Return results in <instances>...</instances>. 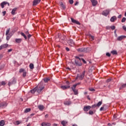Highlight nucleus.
<instances>
[{
	"mask_svg": "<svg viewBox=\"0 0 126 126\" xmlns=\"http://www.w3.org/2000/svg\"><path fill=\"white\" fill-rule=\"evenodd\" d=\"M45 88V86L43 84V82H41L40 83H39L37 87V90L36 91L38 94H40L41 92H42L44 89Z\"/></svg>",
	"mask_w": 126,
	"mask_h": 126,
	"instance_id": "f257e3e1",
	"label": "nucleus"
},
{
	"mask_svg": "<svg viewBox=\"0 0 126 126\" xmlns=\"http://www.w3.org/2000/svg\"><path fill=\"white\" fill-rule=\"evenodd\" d=\"M77 52L79 53H89L90 52V48L89 47H87V48H84V47H82L80 48L77 49Z\"/></svg>",
	"mask_w": 126,
	"mask_h": 126,
	"instance_id": "f03ea898",
	"label": "nucleus"
},
{
	"mask_svg": "<svg viewBox=\"0 0 126 126\" xmlns=\"http://www.w3.org/2000/svg\"><path fill=\"white\" fill-rule=\"evenodd\" d=\"M65 83L66 85L61 86V89L63 90H66V89H69V88H70V82H69L68 81H66Z\"/></svg>",
	"mask_w": 126,
	"mask_h": 126,
	"instance_id": "7ed1b4c3",
	"label": "nucleus"
},
{
	"mask_svg": "<svg viewBox=\"0 0 126 126\" xmlns=\"http://www.w3.org/2000/svg\"><path fill=\"white\" fill-rule=\"evenodd\" d=\"M59 38L60 40H61L62 43H63V44L66 43V39L65 35H61L60 36H59Z\"/></svg>",
	"mask_w": 126,
	"mask_h": 126,
	"instance_id": "20e7f679",
	"label": "nucleus"
},
{
	"mask_svg": "<svg viewBox=\"0 0 126 126\" xmlns=\"http://www.w3.org/2000/svg\"><path fill=\"white\" fill-rule=\"evenodd\" d=\"M85 72H86V71L85 70L83 71L80 75L79 74V80H83V79L84 78V76H85Z\"/></svg>",
	"mask_w": 126,
	"mask_h": 126,
	"instance_id": "39448f33",
	"label": "nucleus"
},
{
	"mask_svg": "<svg viewBox=\"0 0 126 126\" xmlns=\"http://www.w3.org/2000/svg\"><path fill=\"white\" fill-rule=\"evenodd\" d=\"M102 15L104 16H108L109 14H110V9L104 10L102 12Z\"/></svg>",
	"mask_w": 126,
	"mask_h": 126,
	"instance_id": "423d86ee",
	"label": "nucleus"
},
{
	"mask_svg": "<svg viewBox=\"0 0 126 126\" xmlns=\"http://www.w3.org/2000/svg\"><path fill=\"white\" fill-rule=\"evenodd\" d=\"M7 106V103L5 101L0 102V108H1V109H4V108H5V107Z\"/></svg>",
	"mask_w": 126,
	"mask_h": 126,
	"instance_id": "0eeeda50",
	"label": "nucleus"
},
{
	"mask_svg": "<svg viewBox=\"0 0 126 126\" xmlns=\"http://www.w3.org/2000/svg\"><path fill=\"white\" fill-rule=\"evenodd\" d=\"M75 63L76 66H82V63L81 60H75Z\"/></svg>",
	"mask_w": 126,
	"mask_h": 126,
	"instance_id": "6e6552de",
	"label": "nucleus"
},
{
	"mask_svg": "<svg viewBox=\"0 0 126 126\" xmlns=\"http://www.w3.org/2000/svg\"><path fill=\"white\" fill-rule=\"evenodd\" d=\"M102 105V101H99L97 104H94L91 106V108H93V109H95L96 107H100Z\"/></svg>",
	"mask_w": 126,
	"mask_h": 126,
	"instance_id": "1a4fd4ad",
	"label": "nucleus"
},
{
	"mask_svg": "<svg viewBox=\"0 0 126 126\" xmlns=\"http://www.w3.org/2000/svg\"><path fill=\"white\" fill-rule=\"evenodd\" d=\"M41 0H33L32 2V6H36L38 3H40Z\"/></svg>",
	"mask_w": 126,
	"mask_h": 126,
	"instance_id": "9d476101",
	"label": "nucleus"
},
{
	"mask_svg": "<svg viewBox=\"0 0 126 126\" xmlns=\"http://www.w3.org/2000/svg\"><path fill=\"white\" fill-rule=\"evenodd\" d=\"M16 83V80L14 78H13L11 82L8 83V86L12 85V84H15Z\"/></svg>",
	"mask_w": 126,
	"mask_h": 126,
	"instance_id": "9b49d317",
	"label": "nucleus"
},
{
	"mask_svg": "<svg viewBox=\"0 0 126 126\" xmlns=\"http://www.w3.org/2000/svg\"><path fill=\"white\" fill-rule=\"evenodd\" d=\"M71 22L72 23H74V24H77V25H80L81 24L80 22H79L78 21H76V20H74V19L71 18Z\"/></svg>",
	"mask_w": 126,
	"mask_h": 126,
	"instance_id": "f8f14e48",
	"label": "nucleus"
},
{
	"mask_svg": "<svg viewBox=\"0 0 126 126\" xmlns=\"http://www.w3.org/2000/svg\"><path fill=\"white\" fill-rule=\"evenodd\" d=\"M91 109V106L88 105L84 107L83 110L85 112H88Z\"/></svg>",
	"mask_w": 126,
	"mask_h": 126,
	"instance_id": "ddd939ff",
	"label": "nucleus"
},
{
	"mask_svg": "<svg viewBox=\"0 0 126 126\" xmlns=\"http://www.w3.org/2000/svg\"><path fill=\"white\" fill-rule=\"evenodd\" d=\"M7 47H8V44H4L1 45L0 46V51H1V50H2L3 49H5L6 48H7Z\"/></svg>",
	"mask_w": 126,
	"mask_h": 126,
	"instance_id": "4468645a",
	"label": "nucleus"
},
{
	"mask_svg": "<svg viewBox=\"0 0 126 126\" xmlns=\"http://www.w3.org/2000/svg\"><path fill=\"white\" fill-rule=\"evenodd\" d=\"M91 1L92 3L93 6H96L98 4V1H97L96 0H91Z\"/></svg>",
	"mask_w": 126,
	"mask_h": 126,
	"instance_id": "2eb2a0df",
	"label": "nucleus"
},
{
	"mask_svg": "<svg viewBox=\"0 0 126 126\" xmlns=\"http://www.w3.org/2000/svg\"><path fill=\"white\" fill-rule=\"evenodd\" d=\"M7 3H8V2H6V1H3L0 3V6L1 7V8H4V5H5L6 4H7Z\"/></svg>",
	"mask_w": 126,
	"mask_h": 126,
	"instance_id": "dca6fc26",
	"label": "nucleus"
},
{
	"mask_svg": "<svg viewBox=\"0 0 126 126\" xmlns=\"http://www.w3.org/2000/svg\"><path fill=\"white\" fill-rule=\"evenodd\" d=\"M126 36H125V35H121V36H119L118 38H117V40L118 41H122L123 39H124V38H126Z\"/></svg>",
	"mask_w": 126,
	"mask_h": 126,
	"instance_id": "f3484780",
	"label": "nucleus"
},
{
	"mask_svg": "<svg viewBox=\"0 0 126 126\" xmlns=\"http://www.w3.org/2000/svg\"><path fill=\"white\" fill-rule=\"evenodd\" d=\"M15 42L17 44H20L22 42V38H16L15 39Z\"/></svg>",
	"mask_w": 126,
	"mask_h": 126,
	"instance_id": "a211bd4d",
	"label": "nucleus"
},
{
	"mask_svg": "<svg viewBox=\"0 0 126 126\" xmlns=\"http://www.w3.org/2000/svg\"><path fill=\"white\" fill-rule=\"evenodd\" d=\"M41 126H51V123L43 122L42 123H41Z\"/></svg>",
	"mask_w": 126,
	"mask_h": 126,
	"instance_id": "6ab92c4d",
	"label": "nucleus"
},
{
	"mask_svg": "<svg viewBox=\"0 0 126 126\" xmlns=\"http://www.w3.org/2000/svg\"><path fill=\"white\" fill-rule=\"evenodd\" d=\"M64 104L66 106H69V105L71 104V101H70V100H66V101L64 102Z\"/></svg>",
	"mask_w": 126,
	"mask_h": 126,
	"instance_id": "aec40b11",
	"label": "nucleus"
},
{
	"mask_svg": "<svg viewBox=\"0 0 126 126\" xmlns=\"http://www.w3.org/2000/svg\"><path fill=\"white\" fill-rule=\"evenodd\" d=\"M38 108L40 111H43L45 109V107L43 105H38Z\"/></svg>",
	"mask_w": 126,
	"mask_h": 126,
	"instance_id": "412c9836",
	"label": "nucleus"
},
{
	"mask_svg": "<svg viewBox=\"0 0 126 126\" xmlns=\"http://www.w3.org/2000/svg\"><path fill=\"white\" fill-rule=\"evenodd\" d=\"M59 4L60 6H61V7L63 8V9H65V6L64 5V4H63V2H59Z\"/></svg>",
	"mask_w": 126,
	"mask_h": 126,
	"instance_id": "4be33fe9",
	"label": "nucleus"
},
{
	"mask_svg": "<svg viewBox=\"0 0 126 126\" xmlns=\"http://www.w3.org/2000/svg\"><path fill=\"white\" fill-rule=\"evenodd\" d=\"M117 20V17L116 16H112L111 18V22H115V21Z\"/></svg>",
	"mask_w": 126,
	"mask_h": 126,
	"instance_id": "5701e85b",
	"label": "nucleus"
},
{
	"mask_svg": "<svg viewBox=\"0 0 126 126\" xmlns=\"http://www.w3.org/2000/svg\"><path fill=\"white\" fill-rule=\"evenodd\" d=\"M16 10H17V8H16V7L12 9V11H11V14L12 15H15V11H16Z\"/></svg>",
	"mask_w": 126,
	"mask_h": 126,
	"instance_id": "b1692460",
	"label": "nucleus"
},
{
	"mask_svg": "<svg viewBox=\"0 0 126 126\" xmlns=\"http://www.w3.org/2000/svg\"><path fill=\"white\" fill-rule=\"evenodd\" d=\"M67 42L69 45H73V40L72 39H69L67 40Z\"/></svg>",
	"mask_w": 126,
	"mask_h": 126,
	"instance_id": "393cba45",
	"label": "nucleus"
},
{
	"mask_svg": "<svg viewBox=\"0 0 126 126\" xmlns=\"http://www.w3.org/2000/svg\"><path fill=\"white\" fill-rule=\"evenodd\" d=\"M36 91H37V87L34 88L33 90H31V92L32 93V94H34Z\"/></svg>",
	"mask_w": 126,
	"mask_h": 126,
	"instance_id": "a878e982",
	"label": "nucleus"
},
{
	"mask_svg": "<svg viewBox=\"0 0 126 126\" xmlns=\"http://www.w3.org/2000/svg\"><path fill=\"white\" fill-rule=\"evenodd\" d=\"M50 80H51V79H50V78H44L43 79L44 82H45V83H47V82H48V81H50Z\"/></svg>",
	"mask_w": 126,
	"mask_h": 126,
	"instance_id": "bb28decb",
	"label": "nucleus"
},
{
	"mask_svg": "<svg viewBox=\"0 0 126 126\" xmlns=\"http://www.w3.org/2000/svg\"><path fill=\"white\" fill-rule=\"evenodd\" d=\"M66 124H67V122L62 121L61 122V125H62L63 126H66Z\"/></svg>",
	"mask_w": 126,
	"mask_h": 126,
	"instance_id": "cd10ccee",
	"label": "nucleus"
},
{
	"mask_svg": "<svg viewBox=\"0 0 126 126\" xmlns=\"http://www.w3.org/2000/svg\"><path fill=\"white\" fill-rule=\"evenodd\" d=\"M111 54H112L113 55H118V52L117 50H113L111 52Z\"/></svg>",
	"mask_w": 126,
	"mask_h": 126,
	"instance_id": "c85d7f7f",
	"label": "nucleus"
},
{
	"mask_svg": "<svg viewBox=\"0 0 126 126\" xmlns=\"http://www.w3.org/2000/svg\"><path fill=\"white\" fill-rule=\"evenodd\" d=\"M21 36H23V37H24L25 38V40H27V36H26V35H25V34L22 32H21L20 33Z\"/></svg>",
	"mask_w": 126,
	"mask_h": 126,
	"instance_id": "c756f323",
	"label": "nucleus"
},
{
	"mask_svg": "<svg viewBox=\"0 0 126 126\" xmlns=\"http://www.w3.org/2000/svg\"><path fill=\"white\" fill-rule=\"evenodd\" d=\"M72 90L73 92H74V95H77V94H78V91L77 90L74 89Z\"/></svg>",
	"mask_w": 126,
	"mask_h": 126,
	"instance_id": "7c9ffc66",
	"label": "nucleus"
},
{
	"mask_svg": "<svg viewBox=\"0 0 126 126\" xmlns=\"http://www.w3.org/2000/svg\"><path fill=\"white\" fill-rule=\"evenodd\" d=\"M4 124H5V123L4 122V120H2V121H0V126H4Z\"/></svg>",
	"mask_w": 126,
	"mask_h": 126,
	"instance_id": "2f4dec72",
	"label": "nucleus"
},
{
	"mask_svg": "<svg viewBox=\"0 0 126 126\" xmlns=\"http://www.w3.org/2000/svg\"><path fill=\"white\" fill-rule=\"evenodd\" d=\"M30 68L31 69H33L34 68V64L33 63H31L30 64Z\"/></svg>",
	"mask_w": 126,
	"mask_h": 126,
	"instance_id": "473e14b6",
	"label": "nucleus"
},
{
	"mask_svg": "<svg viewBox=\"0 0 126 126\" xmlns=\"http://www.w3.org/2000/svg\"><path fill=\"white\" fill-rule=\"evenodd\" d=\"M95 111H92V110H90L89 112V115H91L92 116V115H94V113H95Z\"/></svg>",
	"mask_w": 126,
	"mask_h": 126,
	"instance_id": "72a5a7b5",
	"label": "nucleus"
},
{
	"mask_svg": "<svg viewBox=\"0 0 126 126\" xmlns=\"http://www.w3.org/2000/svg\"><path fill=\"white\" fill-rule=\"evenodd\" d=\"M4 66H5V64H2L0 66V70H1V69H3L4 68Z\"/></svg>",
	"mask_w": 126,
	"mask_h": 126,
	"instance_id": "f704fd0d",
	"label": "nucleus"
},
{
	"mask_svg": "<svg viewBox=\"0 0 126 126\" xmlns=\"http://www.w3.org/2000/svg\"><path fill=\"white\" fill-rule=\"evenodd\" d=\"M31 111V108H26L24 112L25 113H28Z\"/></svg>",
	"mask_w": 126,
	"mask_h": 126,
	"instance_id": "c9c22d12",
	"label": "nucleus"
},
{
	"mask_svg": "<svg viewBox=\"0 0 126 126\" xmlns=\"http://www.w3.org/2000/svg\"><path fill=\"white\" fill-rule=\"evenodd\" d=\"M76 86H77V85L76 84L73 85V86L71 88L72 90H73L76 88Z\"/></svg>",
	"mask_w": 126,
	"mask_h": 126,
	"instance_id": "e433bc0d",
	"label": "nucleus"
},
{
	"mask_svg": "<svg viewBox=\"0 0 126 126\" xmlns=\"http://www.w3.org/2000/svg\"><path fill=\"white\" fill-rule=\"evenodd\" d=\"M9 31H10V28L8 29L6 31V33H5V35H8V34L9 33Z\"/></svg>",
	"mask_w": 126,
	"mask_h": 126,
	"instance_id": "4c0bfd02",
	"label": "nucleus"
},
{
	"mask_svg": "<svg viewBox=\"0 0 126 126\" xmlns=\"http://www.w3.org/2000/svg\"><path fill=\"white\" fill-rule=\"evenodd\" d=\"M24 71H26L25 69H23V68H20L19 70V72L20 73H21L22 72H24Z\"/></svg>",
	"mask_w": 126,
	"mask_h": 126,
	"instance_id": "58836bf2",
	"label": "nucleus"
},
{
	"mask_svg": "<svg viewBox=\"0 0 126 126\" xmlns=\"http://www.w3.org/2000/svg\"><path fill=\"white\" fill-rule=\"evenodd\" d=\"M81 61L83 62V63H85V64L87 63V62L85 61V60H84V59L81 58Z\"/></svg>",
	"mask_w": 126,
	"mask_h": 126,
	"instance_id": "ea45409f",
	"label": "nucleus"
},
{
	"mask_svg": "<svg viewBox=\"0 0 126 126\" xmlns=\"http://www.w3.org/2000/svg\"><path fill=\"white\" fill-rule=\"evenodd\" d=\"M113 121H116L117 120V115L116 114H114L113 116Z\"/></svg>",
	"mask_w": 126,
	"mask_h": 126,
	"instance_id": "a19ab883",
	"label": "nucleus"
},
{
	"mask_svg": "<svg viewBox=\"0 0 126 126\" xmlns=\"http://www.w3.org/2000/svg\"><path fill=\"white\" fill-rule=\"evenodd\" d=\"M0 84L2 85L3 86H4V85H5L6 83H5V82L2 81V82H0Z\"/></svg>",
	"mask_w": 126,
	"mask_h": 126,
	"instance_id": "79ce46f5",
	"label": "nucleus"
},
{
	"mask_svg": "<svg viewBox=\"0 0 126 126\" xmlns=\"http://www.w3.org/2000/svg\"><path fill=\"white\" fill-rule=\"evenodd\" d=\"M26 71H25L24 72H23V77H25L26 76Z\"/></svg>",
	"mask_w": 126,
	"mask_h": 126,
	"instance_id": "37998d69",
	"label": "nucleus"
},
{
	"mask_svg": "<svg viewBox=\"0 0 126 126\" xmlns=\"http://www.w3.org/2000/svg\"><path fill=\"white\" fill-rule=\"evenodd\" d=\"M126 17H123L122 20V23H125L126 22Z\"/></svg>",
	"mask_w": 126,
	"mask_h": 126,
	"instance_id": "c03bdc74",
	"label": "nucleus"
},
{
	"mask_svg": "<svg viewBox=\"0 0 126 126\" xmlns=\"http://www.w3.org/2000/svg\"><path fill=\"white\" fill-rule=\"evenodd\" d=\"M16 125L18 126V125H20V124H21V122H20L19 121H16Z\"/></svg>",
	"mask_w": 126,
	"mask_h": 126,
	"instance_id": "a18cd8bd",
	"label": "nucleus"
},
{
	"mask_svg": "<svg viewBox=\"0 0 126 126\" xmlns=\"http://www.w3.org/2000/svg\"><path fill=\"white\" fill-rule=\"evenodd\" d=\"M89 90L90 91H92V92H94V91H95V89H94V88H89Z\"/></svg>",
	"mask_w": 126,
	"mask_h": 126,
	"instance_id": "49530a36",
	"label": "nucleus"
},
{
	"mask_svg": "<svg viewBox=\"0 0 126 126\" xmlns=\"http://www.w3.org/2000/svg\"><path fill=\"white\" fill-rule=\"evenodd\" d=\"M111 29L112 30H115L116 29V26H112L111 27Z\"/></svg>",
	"mask_w": 126,
	"mask_h": 126,
	"instance_id": "de8ad7c7",
	"label": "nucleus"
},
{
	"mask_svg": "<svg viewBox=\"0 0 126 126\" xmlns=\"http://www.w3.org/2000/svg\"><path fill=\"white\" fill-rule=\"evenodd\" d=\"M69 3L70 4H73V0H69Z\"/></svg>",
	"mask_w": 126,
	"mask_h": 126,
	"instance_id": "09e8293b",
	"label": "nucleus"
},
{
	"mask_svg": "<svg viewBox=\"0 0 126 126\" xmlns=\"http://www.w3.org/2000/svg\"><path fill=\"white\" fill-rule=\"evenodd\" d=\"M11 36H10V35H7L6 36V40H7V41H8V40H9V39H10V37H11Z\"/></svg>",
	"mask_w": 126,
	"mask_h": 126,
	"instance_id": "8fccbe9b",
	"label": "nucleus"
},
{
	"mask_svg": "<svg viewBox=\"0 0 126 126\" xmlns=\"http://www.w3.org/2000/svg\"><path fill=\"white\" fill-rule=\"evenodd\" d=\"M32 37V35H31V34H28V38L29 40V39H30V38H31Z\"/></svg>",
	"mask_w": 126,
	"mask_h": 126,
	"instance_id": "3c124183",
	"label": "nucleus"
},
{
	"mask_svg": "<svg viewBox=\"0 0 126 126\" xmlns=\"http://www.w3.org/2000/svg\"><path fill=\"white\" fill-rule=\"evenodd\" d=\"M75 59H78V61L81 60V58H79V57H78V56H75Z\"/></svg>",
	"mask_w": 126,
	"mask_h": 126,
	"instance_id": "603ef678",
	"label": "nucleus"
},
{
	"mask_svg": "<svg viewBox=\"0 0 126 126\" xmlns=\"http://www.w3.org/2000/svg\"><path fill=\"white\" fill-rule=\"evenodd\" d=\"M3 16H4L6 14V11H4L2 12Z\"/></svg>",
	"mask_w": 126,
	"mask_h": 126,
	"instance_id": "864d4df0",
	"label": "nucleus"
},
{
	"mask_svg": "<svg viewBox=\"0 0 126 126\" xmlns=\"http://www.w3.org/2000/svg\"><path fill=\"white\" fill-rule=\"evenodd\" d=\"M106 56H107V57H111V54L109 53H106Z\"/></svg>",
	"mask_w": 126,
	"mask_h": 126,
	"instance_id": "5fc2aeb1",
	"label": "nucleus"
},
{
	"mask_svg": "<svg viewBox=\"0 0 126 126\" xmlns=\"http://www.w3.org/2000/svg\"><path fill=\"white\" fill-rule=\"evenodd\" d=\"M9 36L11 37L13 35V33H12V32H9V34H8Z\"/></svg>",
	"mask_w": 126,
	"mask_h": 126,
	"instance_id": "6e6d98bb",
	"label": "nucleus"
},
{
	"mask_svg": "<svg viewBox=\"0 0 126 126\" xmlns=\"http://www.w3.org/2000/svg\"><path fill=\"white\" fill-rule=\"evenodd\" d=\"M79 78V74H77V76L76 77L75 80H77Z\"/></svg>",
	"mask_w": 126,
	"mask_h": 126,
	"instance_id": "4d7b16f0",
	"label": "nucleus"
},
{
	"mask_svg": "<svg viewBox=\"0 0 126 126\" xmlns=\"http://www.w3.org/2000/svg\"><path fill=\"white\" fill-rule=\"evenodd\" d=\"M3 58V55L2 54H0V61Z\"/></svg>",
	"mask_w": 126,
	"mask_h": 126,
	"instance_id": "13d9d810",
	"label": "nucleus"
},
{
	"mask_svg": "<svg viewBox=\"0 0 126 126\" xmlns=\"http://www.w3.org/2000/svg\"><path fill=\"white\" fill-rule=\"evenodd\" d=\"M90 37H91L92 40H94V36H92V35H90Z\"/></svg>",
	"mask_w": 126,
	"mask_h": 126,
	"instance_id": "bf43d9fd",
	"label": "nucleus"
},
{
	"mask_svg": "<svg viewBox=\"0 0 126 126\" xmlns=\"http://www.w3.org/2000/svg\"><path fill=\"white\" fill-rule=\"evenodd\" d=\"M106 29H107V30H109V29H111V27L110 26H107L106 27Z\"/></svg>",
	"mask_w": 126,
	"mask_h": 126,
	"instance_id": "052dcab7",
	"label": "nucleus"
},
{
	"mask_svg": "<svg viewBox=\"0 0 126 126\" xmlns=\"http://www.w3.org/2000/svg\"><path fill=\"white\" fill-rule=\"evenodd\" d=\"M65 50L67 52H69V48L68 47H66Z\"/></svg>",
	"mask_w": 126,
	"mask_h": 126,
	"instance_id": "680f3d73",
	"label": "nucleus"
},
{
	"mask_svg": "<svg viewBox=\"0 0 126 126\" xmlns=\"http://www.w3.org/2000/svg\"><path fill=\"white\" fill-rule=\"evenodd\" d=\"M8 53H10V52H12V49H10L8 50Z\"/></svg>",
	"mask_w": 126,
	"mask_h": 126,
	"instance_id": "e2e57ef3",
	"label": "nucleus"
},
{
	"mask_svg": "<svg viewBox=\"0 0 126 126\" xmlns=\"http://www.w3.org/2000/svg\"><path fill=\"white\" fill-rule=\"evenodd\" d=\"M118 19H121V18H122V14L119 15L118 16Z\"/></svg>",
	"mask_w": 126,
	"mask_h": 126,
	"instance_id": "0e129e2a",
	"label": "nucleus"
},
{
	"mask_svg": "<svg viewBox=\"0 0 126 126\" xmlns=\"http://www.w3.org/2000/svg\"><path fill=\"white\" fill-rule=\"evenodd\" d=\"M123 28L124 30V31H125L126 32V27L125 26H124L123 27Z\"/></svg>",
	"mask_w": 126,
	"mask_h": 126,
	"instance_id": "69168bd1",
	"label": "nucleus"
},
{
	"mask_svg": "<svg viewBox=\"0 0 126 126\" xmlns=\"http://www.w3.org/2000/svg\"><path fill=\"white\" fill-rule=\"evenodd\" d=\"M110 81H111V79H110V78L106 80V82H107V83L110 82Z\"/></svg>",
	"mask_w": 126,
	"mask_h": 126,
	"instance_id": "338daca9",
	"label": "nucleus"
},
{
	"mask_svg": "<svg viewBox=\"0 0 126 126\" xmlns=\"http://www.w3.org/2000/svg\"><path fill=\"white\" fill-rule=\"evenodd\" d=\"M103 110H104V106L101 107L100 108V111H103Z\"/></svg>",
	"mask_w": 126,
	"mask_h": 126,
	"instance_id": "774afa93",
	"label": "nucleus"
}]
</instances>
